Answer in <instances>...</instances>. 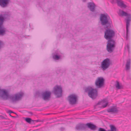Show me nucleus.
Returning a JSON list of instances; mask_svg holds the SVG:
<instances>
[{
  "instance_id": "5701e85b",
  "label": "nucleus",
  "mask_w": 131,
  "mask_h": 131,
  "mask_svg": "<svg viewBox=\"0 0 131 131\" xmlns=\"http://www.w3.org/2000/svg\"><path fill=\"white\" fill-rule=\"evenodd\" d=\"M7 112L8 113H9V114H10L11 113H14L12 111L10 110H8Z\"/></svg>"
},
{
  "instance_id": "0eeeda50",
  "label": "nucleus",
  "mask_w": 131,
  "mask_h": 131,
  "mask_svg": "<svg viewBox=\"0 0 131 131\" xmlns=\"http://www.w3.org/2000/svg\"><path fill=\"white\" fill-rule=\"evenodd\" d=\"M104 79L102 77H99L96 79L95 82V85L97 88H100L104 87Z\"/></svg>"
},
{
  "instance_id": "6ab92c4d",
  "label": "nucleus",
  "mask_w": 131,
  "mask_h": 131,
  "mask_svg": "<svg viewBox=\"0 0 131 131\" xmlns=\"http://www.w3.org/2000/svg\"><path fill=\"white\" fill-rule=\"evenodd\" d=\"M130 59H129L127 60L126 65V70H129L130 69Z\"/></svg>"
},
{
  "instance_id": "a211bd4d",
  "label": "nucleus",
  "mask_w": 131,
  "mask_h": 131,
  "mask_svg": "<svg viewBox=\"0 0 131 131\" xmlns=\"http://www.w3.org/2000/svg\"><path fill=\"white\" fill-rule=\"evenodd\" d=\"M52 57L53 59L55 60H58L61 59V56L56 52L52 53Z\"/></svg>"
},
{
  "instance_id": "7c9ffc66",
  "label": "nucleus",
  "mask_w": 131,
  "mask_h": 131,
  "mask_svg": "<svg viewBox=\"0 0 131 131\" xmlns=\"http://www.w3.org/2000/svg\"><path fill=\"white\" fill-rule=\"evenodd\" d=\"M49 114H47V115H49Z\"/></svg>"
},
{
  "instance_id": "bb28decb",
  "label": "nucleus",
  "mask_w": 131,
  "mask_h": 131,
  "mask_svg": "<svg viewBox=\"0 0 131 131\" xmlns=\"http://www.w3.org/2000/svg\"><path fill=\"white\" fill-rule=\"evenodd\" d=\"M34 121H36L37 122H40V120H34Z\"/></svg>"
},
{
  "instance_id": "1a4fd4ad",
  "label": "nucleus",
  "mask_w": 131,
  "mask_h": 131,
  "mask_svg": "<svg viewBox=\"0 0 131 131\" xmlns=\"http://www.w3.org/2000/svg\"><path fill=\"white\" fill-rule=\"evenodd\" d=\"M78 99V96L75 94H70L68 97V100L69 104L71 105L76 104Z\"/></svg>"
},
{
  "instance_id": "412c9836",
  "label": "nucleus",
  "mask_w": 131,
  "mask_h": 131,
  "mask_svg": "<svg viewBox=\"0 0 131 131\" xmlns=\"http://www.w3.org/2000/svg\"><path fill=\"white\" fill-rule=\"evenodd\" d=\"M25 121L29 124H31V122H34V121L32 120L30 118H27L25 119Z\"/></svg>"
},
{
  "instance_id": "f8f14e48",
  "label": "nucleus",
  "mask_w": 131,
  "mask_h": 131,
  "mask_svg": "<svg viewBox=\"0 0 131 131\" xmlns=\"http://www.w3.org/2000/svg\"><path fill=\"white\" fill-rule=\"evenodd\" d=\"M108 103V102L106 99H104L101 101L99 102L95 106L101 105V108H104L106 107Z\"/></svg>"
},
{
  "instance_id": "20e7f679",
  "label": "nucleus",
  "mask_w": 131,
  "mask_h": 131,
  "mask_svg": "<svg viewBox=\"0 0 131 131\" xmlns=\"http://www.w3.org/2000/svg\"><path fill=\"white\" fill-rule=\"evenodd\" d=\"M87 128L94 130L96 129V126L91 123H89L86 124L79 123L75 127V129L77 130H85Z\"/></svg>"
},
{
  "instance_id": "4468645a",
  "label": "nucleus",
  "mask_w": 131,
  "mask_h": 131,
  "mask_svg": "<svg viewBox=\"0 0 131 131\" xmlns=\"http://www.w3.org/2000/svg\"><path fill=\"white\" fill-rule=\"evenodd\" d=\"M109 127L110 129L107 130H106L103 128L100 127L99 128L98 131H117L116 128L114 125L111 124L109 125Z\"/></svg>"
},
{
  "instance_id": "b1692460",
  "label": "nucleus",
  "mask_w": 131,
  "mask_h": 131,
  "mask_svg": "<svg viewBox=\"0 0 131 131\" xmlns=\"http://www.w3.org/2000/svg\"><path fill=\"white\" fill-rule=\"evenodd\" d=\"M127 47L128 49V51H129V47L128 45H127Z\"/></svg>"
},
{
  "instance_id": "2eb2a0df",
  "label": "nucleus",
  "mask_w": 131,
  "mask_h": 131,
  "mask_svg": "<svg viewBox=\"0 0 131 131\" xmlns=\"http://www.w3.org/2000/svg\"><path fill=\"white\" fill-rule=\"evenodd\" d=\"M107 111L108 112L111 113H117L119 112V110L116 107H113L111 108L108 109Z\"/></svg>"
},
{
  "instance_id": "c85d7f7f",
  "label": "nucleus",
  "mask_w": 131,
  "mask_h": 131,
  "mask_svg": "<svg viewBox=\"0 0 131 131\" xmlns=\"http://www.w3.org/2000/svg\"><path fill=\"white\" fill-rule=\"evenodd\" d=\"M28 113L31 114V115H32V112H28Z\"/></svg>"
},
{
  "instance_id": "f3484780",
  "label": "nucleus",
  "mask_w": 131,
  "mask_h": 131,
  "mask_svg": "<svg viewBox=\"0 0 131 131\" xmlns=\"http://www.w3.org/2000/svg\"><path fill=\"white\" fill-rule=\"evenodd\" d=\"M116 1L118 6L121 7L125 8L127 7L126 5L124 3L123 1L122 0H116Z\"/></svg>"
},
{
  "instance_id": "aec40b11",
  "label": "nucleus",
  "mask_w": 131,
  "mask_h": 131,
  "mask_svg": "<svg viewBox=\"0 0 131 131\" xmlns=\"http://www.w3.org/2000/svg\"><path fill=\"white\" fill-rule=\"evenodd\" d=\"M116 84L115 85V86L118 89H121L123 88L122 85H120L118 81H116Z\"/></svg>"
},
{
  "instance_id": "c756f323",
  "label": "nucleus",
  "mask_w": 131,
  "mask_h": 131,
  "mask_svg": "<svg viewBox=\"0 0 131 131\" xmlns=\"http://www.w3.org/2000/svg\"><path fill=\"white\" fill-rule=\"evenodd\" d=\"M0 116L2 118H4V117L3 116Z\"/></svg>"
},
{
  "instance_id": "ddd939ff",
  "label": "nucleus",
  "mask_w": 131,
  "mask_h": 131,
  "mask_svg": "<svg viewBox=\"0 0 131 131\" xmlns=\"http://www.w3.org/2000/svg\"><path fill=\"white\" fill-rule=\"evenodd\" d=\"M10 2V0H0V6L2 8L7 7Z\"/></svg>"
},
{
  "instance_id": "9d476101",
  "label": "nucleus",
  "mask_w": 131,
  "mask_h": 131,
  "mask_svg": "<svg viewBox=\"0 0 131 131\" xmlns=\"http://www.w3.org/2000/svg\"><path fill=\"white\" fill-rule=\"evenodd\" d=\"M51 93L50 91H46L41 93V98L44 101H49L51 97Z\"/></svg>"
},
{
  "instance_id": "6e6552de",
  "label": "nucleus",
  "mask_w": 131,
  "mask_h": 131,
  "mask_svg": "<svg viewBox=\"0 0 131 131\" xmlns=\"http://www.w3.org/2000/svg\"><path fill=\"white\" fill-rule=\"evenodd\" d=\"M53 92L57 97L61 96L62 94V88L60 86L58 85L55 86L53 89Z\"/></svg>"
},
{
  "instance_id": "dca6fc26",
  "label": "nucleus",
  "mask_w": 131,
  "mask_h": 131,
  "mask_svg": "<svg viewBox=\"0 0 131 131\" xmlns=\"http://www.w3.org/2000/svg\"><path fill=\"white\" fill-rule=\"evenodd\" d=\"M88 7L89 8L90 10L92 12H94L95 8L96 6L93 2H89L88 4Z\"/></svg>"
},
{
  "instance_id": "393cba45",
  "label": "nucleus",
  "mask_w": 131,
  "mask_h": 131,
  "mask_svg": "<svg viewBox=\"0 0 131 131\" xmlns=\"http://www.w3.org/2000/svg\"><path fill=\"white\" fill-rule=\"evenodd\" d=\"M64 129H65L64 128H63L62 127H61V131H62L63 130H64Z\"/></svg>"
},
{
  "instance_id": "a878e982",
  "label": "nucleus",
  "mask_w": 131,
  "mask_h": 131,
  "mask_svg": "<svg viewBox=\"0 0 131 131\" xmlns=\"http://www.w3.org/2000/svg\"><path fill=\"white\" fill-rule=\"evenodd\" d=\"M82 1L84 3L86 2V0H82Z\"/></svg>"
},
{
  "instance_id": "423d86ee",
  "label": "nucleus",
  "mask_w": 131,
  "mask_h": 131,
  "mask_svg": "<svg viewBox=\"0 0 131 131\" xmlns=\"http://www.w3.org/2000/svg\"><path fill=\"white\" fill-rule=\"evenodd\" d=\"M85 91L88 92V96L93 99H96L97 96V91L96 89L89 87L85 89Z\"/></svg>"
},
{
  "instance_id": "4be33fe9",
  "label": "nucleus",
  "mask_w": 131,
  "mask_h": 131,
  "mask_svg": "<svg viewBox=\"0 0 131 131\" xmlns=\"http://www.w3.org/2000/svg\"><path fill=\"white\" fill-rule=\"evenodd\" d=\"M41 94L40 92L39 91H37L36 92V95L38 97H41Z\"/></svg>"
},
{
  "instance_id": "cd10ccee",
  "label": "nucleus",
  "mask_w": 131,
  "mask_h": 131,
  "mask_svg": "<svg viewBox=\"0 0 131 131\" xmlns=\"http://www.w3.org/2000/svg\"><path fill=\"white\" fill-rule=\"evenodd\" d=\"M9 115L12 117H15V116H11L10 114H9Z\"/></svg>"
},
{
  "instance_id": "7ed1b4c3",
  "label": "nucleus",
  "mask_w": 131,
  "mask_h": 131,
  "mask_svg": "<svg viewBox=\"0 0 131 131\" xmlns=\"http://www.w3.org/2000/svg\"><path fill=\"white\" fill-rule=\"evenodd\" d=\"M118 14L120 16H126V18L125 19V20H126V35L127 38L128 36V27L131 21V14L129 13H127L123 10H119Z\"/></svg>"
},
{
  "instance_id": "f257e3e1",
  "label": "nucleus",
  "mask_w": 131,
  "mask_h": 131,
  "mask_svg": "<svg viewBox=\"0 0 131 131\" xmlns=\"http://www.w3.org/2000/svg\"><path fill=\"white\" fill-rule=\"evenodd\" d=\"M100 20L102 25L104 26V28L105 29L104 37L107 40L106 50L109 52L111 53L114 50L116 43L115 41L113 39L115 36V32L111 29L112 25V21L107 14H101Z\"/></svg>"
},
{
  "instance_id": "f03ea898",
  "label": "nucleus",
  "mask_w": 131,
  "mask_h": 131,
  "mask_svg": "<svg viewBox=\"0 0 131 131\" xmlns=\"http://www.w3.org/2000/svg\"><path fill=\"white\" fill-rule=\"evenodd\" d=\"M24 95L23 93L20 92L14 95H10L7 90L0 89V97L4 100L9 99L13 102H16L21 100Z\"/></svg>"
},
{
  "instance_id": "39448f33",
  "label": "nucleus",
  "mask_w": 131,
  "mask_h": 131,
  "mask_svg": "<svg viewBox=\"0 0 131 131\" xmlns=\"http://www.w3.org/2000/svg\"><path fill=\"white\" fill-rule=\"evenodd\" d=\"M9 15L7 13L0 14V35H4L6 31V29L3 26L4 20L8 19Z\"/></svg>"
},
{
  "instance_id": "9b49d317",
  "label": "nucleus",
  "mask_w": 131,
  "mask_h": 131,
  "mask_svg": "<svg viewBox=\"0 0 131 131\" xmlns=\"http://www.w3.org/2000/svg\"><path fill=\"white\" fill-rule=\"evenodd\" d=\"M111 63L110 60L109 59L106 58L102 62L101 66V68L103 70H105L109 67Z\"/></svg>"
}]
</instances>
